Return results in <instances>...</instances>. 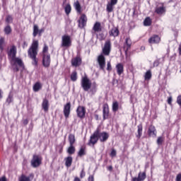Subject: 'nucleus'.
I'll use <instances>...</instances> for the list:
<instances>
[{
  "mask_svg": "<svg viewBox=\"0 0 181 181\" xmlns=\"http://www.w3.org/2000/svg\"><path fill=\"white\" fill-rule=\"evenodd\" d=\"M18 49L15 45H11L9 50L7 51L8 58L11 59V66H15L13 70L16 73L19 71V67L22 68V70H25V64L22 59L16 57Z\"/></svg>",
  "mask_w": 181,
  "mask_h": 181,
  "instance_id": "f257e3e1",
  "label": "nucleus"
},
{
  "mask_svg": "<svg viewBox=\"0 0 181 181\" xmlns=\"http://www.w3.org/2000/svg\"><path fill=\"white\" fill-rule=\"evenodd\" d=\"M112 43L111 40H107L105 42L104 46L102 49V53L98 57L97 62L98 63L100 70L105 71V57L111 53Z\"/></svg>",
  "mask_w": 181,
  "mask_h": 181,
  "instance_id": "f03ea898",
  "label": "nucleus"
},
{
  "mask_svg": "<svg viewBox=\"0 0 181 181\" xmlns=\"http://www.w3.org/2000/svg\"><path fill=\"white\" fill-rule=\"evenodd\" d=\"M39 52V42L37 40H35L33 42L31 46L28 50V57L32 59L33 62L32 64L33 66H37L39 63V59H37V52Z\"/></svg>",
  "mask_w": 181,
  "mask_h": 181,
  "instance_id": "7ed1b4c3",
  "label": "nucleus"
},
{
  "mask_svg": "<svg viewBox=\"0 0 181 181\" xmlns=\"http://www.w3.org/2000/svg\"><path fill=\"white\" fill-rule=\"evenodd\" d=\"M42 160H43V158L40 155L34 154L30 162L31 166L33 168H39L42 165Z\"/></svg>",
  "mask_w": 181,
  "mask_h": 181,
  "instance_id": "20e7f679",
  "label": "nucleus"
},
{
  "mask_svg": "<svg viewBox=\"0 0 181 181\" xmlns=\"http://www.w3.org/2000/svg\"><path fill=\"white\" fill-rule=\"evenodd\" d=\"M91 81L87 76H84L82 78L81 81V86L83 90V91H88L90 88H91Z\"/></svg>",
  "mask_w": 181,
  "mask_h": 181,
  "instance_id": "39448f33",
  "label": "nucleus"
},
{
  "mask_svg": "<svg viewBox=\"0 0 181 181\" xmlns=\"http://www.w3.org/2000/svg\"><path fill=\"white\" fill-rule=\"evenodd\" d=\"M100 141L98 137V132L97 129L90 135V139L88 140V146H94Z\"/></svg>",
  "mask_w": 181,
  "mask_h": 181,
  "instance_id": "423d86ee",
  "label": "nucleus"
},
{
  "mask_svg": "<svg viewBox=\"0 0 181 181\" xmlns=\"http://www.w3.org/2000/svg\"><path fill=\"white\" fill-rule=\"evenodd\" d=\"M96 132H98V137L100 142H107L108 138H110V134L107 132H102L100 128L96 129Z\"/></svg>",
  "mask_w": 181,
  "mask_h": 181,
  "instance_id": "0eeeda50",
  "label": "nucleus"
},
{
  "mask_svg": "<svg viewBox=\"0 0 181 181\" xmlns=\"http://www.w3.org/2000/svg\"><path fill=\"white\" fill-rule=\"evenodd\" d=\"M62 47H70L71 46V37L70 35H64L62 38Z\"/></svg>",
  "mask_w": 181,
  "mask_h": 181,
  "instance_id": "6e6552de",
  "label": "nucleus"
},
{
  "mask_svg": "<svg viewBox=\"0 0 181 181\" xmlns=\"http://www.w3.org/2000/svg\"><path fill=\"white\" fill-rule=\"evenodd\" d=\"M87 16L83 13L81 15L79 19L78 20V26L80 29H84L85 26H87Z\"/></svg>",
  "mask_w": 181,
  "mask_h": 181,
  "instance_id": "1a4fd4ad",
  "label": "nucleus"
},
{
  "mask_svg": "<svg viewBox=\"0 0 181 181\" xmlns=\"http://www.w3.org/2000/svg\"><path fill=\"white\" fill-rule=\"evenodd\" d=\"M131 46H132V40H131V37H127L125 39V42L123 45V49L126 56L128 54V50H131Z\"/></svg>",
  "mask_w": 181,
  "mask_h": 181,
  "instance_id": "9d476101",
  "label": "nucleus"
},
{
  "mask_svg": "<svg viewBox=\"0 0 181 181\" xmlns=\"http://www.w3.org/2000/svg\"><path fill=\"white\" fill-rule=\"evenodd\" d=\"M86 107L84 106H78L76 109V115L78 118H81V119H83L86 118Z\"/></svg>",
  "mask_w": 181,
  "mask_h": 181,
  "instance_id": "9b49d317",
  "label": "nucleus"
},
{
  "mask_svg": "<svg viewBox=\"0 0 181 181\" xmlns=\"http://www.w3.org/2000/svg\"><path fill=\"white\" fill-rule=\"evenodd\" d=\"M70 112H71V103L68 102L64 105L63 110V113L66 119L70 117Z\"/></svg>",
  "mask_w": 181,
  "mask_h": 181,
  "instance_id": "f8f14e48",
  "label": "nucleus"
},
{
  "mask_svg": "<svg viewBox=\"0 0 181 181\" xmlns=\"http://www.w3.org/2000/svg\"><path fill=\"white\" fill-rule=\"evenodd\" d=\"M103 121L108 119L110 117V106L108 105V103H105L103 106Z\"/></svg>",
  "mask_w": 181,
  "mask_h": 181,
  "instance_id": "ddd939ff",
  "label": "nucleus"
},
{
  "mask_svg": "<svg viewBox=\"0 0 181 181\" xmlns=\"http://www.w3.org/2000/svg\"><path fill=\"white\" fill-rule=\"evenodd\" d=\"M161 38L158 35L154 34L150 39H148V43L150 45H159L160 43Z\"/></svg>",
  "mask_w": 181,
  "mask_h": 181,
  "instance_id": "4468645a",
  "label": "nucleus"
},
{
  "mask_svg": "<svg viewBox=\"0 0 181 181\" xmlns=\"http://www.w3.org/2000/svg\"><path fill=\"white\" fill-rule=\"evenodd\" d=\"M50 54H44L42 55V66L46 69L50 67Z\"/></svg>",
  "mask_w": 181,
  "mask_h": 181,
  "instance_id": "2eb2a0df",
  "label": "nucleus"
},
{
  "mask_svg": "<svg viewBox=\"0 0 181 181\" xmlns=\"http://www.w3.org/2000/svg\"><path fill=\"white\" fill-rule=\"evenodd\" d=\"M146 179V171L139 172L137 177H133L132 181H145Z\"/></svg>",
  "mask_w": 181,
  "mask_h": 181,
  "instance_id": "dca6fc26",
  "label": "nucleus"
},
{
  "mask_svg": "<svg viewBox=\"0 0 181 181\" xmlns=\"http://www.w3.org/2000/svg\"><path fill=\"white\" fill-rule=\"evenodd\" d=\"M118 4V0H110V2H108L106 7V11L108 13H111L114 11V6Z\"/></svg>",
  "mask_w": 181,
  "mask_h": 181,
  "instance_id": "f3484780",
  "label": "nucleus"
},
{
  "mask_svg": "<svg viewBox=\"0 0 181 181\" xmlns=\"http://www.w3.org/2000/svg\"><path fill=\"white\" fill-rule=\"evenodd\" d=\"M82 60L80 56H77L71 59V66L74 67H78V66H81Z\"/></svg>",
  "mask_w": 181,
  "mask_h": 181,
  "instance_id": "a211bd4d",
  "label": "nucleus"
},
{
  "mask_svg": "<svg viewBox=\"0 0 181 181\" xmlns=\"http://www.w3.org/2000/svg\"><path fill=\"white\" fill-rule=\"evenodd\" d=\"M156 128L153 124L150 125L148 129V136H152L153 138H155L156 136Z\"/></svg>",
  "mask_w": 181,
  "mask_h": 181,
  "instance_id": "6ab92c4d",
  "label": "nucleus"
},
{
  "mask_svg": "<svg viewBox=\"0 0 181 181\" xmlns=\"http://www.w3.org/2000/svg\"><path fill=\"white\" fill-rule=\"evenodd\" d=\"M109 36L112 37H117V36H119V30L118 29V27H113L109 31Z\"/></svg>",
  "mask_w": 181,
  "mask_h": 181,
  "instance_id": "aec40b11",
  "label": "nucleus"
},
{
  "mask_svg": "<svg viewBox=\"0 0 181 181\" xmlns=\"http://www.w3.org/2000/svg\"><path fill=\"white\" fill-rule=\"evenodd\" d=\"M33 177H35V175L33 173H30L29 176H26L25 175L22 174L18 177V181H32L31 179H33Z\"/></svg>",
  "mask_w": 181,
  "mask_h": 181,
  "instance_id": "412c9836",
  "label": "nucleus"
},
{
  "mask_svg": "<svg viewBox=\"0 0 181 181\" xmlns=\"http://www.w3.org/2000/svg\"><path fill=\"white\" fill-rule=\"evenodd\" d=\"M86 155H87V148L86 146H82L78 151V158H83V156H86Z\"/></svg>",
  "mask_w": 181,
  "mask_h": 181,
  "instance_id": "4be33fe9",
  "label": "nucleus"
},
{
  "mask_svg": "<svg viewBox=\"0 0 181 181\" xmlns=\"http://www.w3.org/2000/svg\"><path fill=\"white\" fill-rule=\"evenodd\" d=\"M116 70H117V74L118 76H121L122 73H124V64L122 63H118L116 65Z\"/></svg>",
  "mask_w": 181,
  "mask_h": 181,
  "instance_id": "5701e85b",
  "label": "nucleus"
},
{
  "mask_svg": "<svg viewBox=\"0 0 181 181\" xmlns=\"http://www.w3.org/2000/svg\"><path fill=\"white\" fill-rule=\"evenodd\" d=\"M155 12L157 15H163L166 12V8L164 6L157 7L156 8Z\"/></svg>",
  "mask_w": 181,
  "mask_h": 181,
  "instance_id": "b1692460",
  "label": "nucleus"
},
{
  "mask_svg": "<svg viewBox=\"0 0 181 181\" xmlns=\"http://www.w3.org/2000/svg\"><path fill=\"white\" fill-rule=\"evenodd\" d=\"M42 107V110H44L45 112H47V111H49V100L47 99H43Z\"/></svg>",
  "mask_w": 181,
  "mask_h": 181,
  "instance_id": "393cba45",
  "label": "nucleus"
},
{
  "mask_svg": "<svg viewBox=\"0 0 181 181\" xmlns=\"http://www.w3.org/2000/svg\"><path fill=\"white\" fill-rule=\"evenodd\" d=\"M65 160V166L66 168H70L73 163V157L71 156H69L64 158Z\"/></svg>",
  "mask_w": 181,
  "mask_h": 181,
  "instance_id": "a878e982",
  "label": "nucleus"
},
{
  "mask_svg": "<svg viewBox=\"0 0 181 181\" xmlns=\"http://www.w3.org/2000/svg\"><path fill=\"white\" fill-rule=\"evenodd\" d=\"M93 30H94V32H101L103 30V28H101V23L100 22L95 23L93 27Z\"/></svg>",
  "mask_w": 181,
  "mask_h": 181,
  "instance_id": "bb28decb",
  "label": "nucleus"
},
{
  "mask_svg": "<svg viewBox=\"0 0 181 181\" xmlns=\"http://www.w3.org/2000/svg\"><path fill=\"white\" fill-rule=\"evenodd\" d=\"M144 129V127L142 126V124H140L137 126V135L136 138L138 139H141V136H142V131Z\"/></svg>",
  "mask_w": 181,
  "mask_h": 181,
  "instance_id": "cd10ccee",
  "label": "nucleus"
},
{
  "mask_svg": "<svg viewBox=\"0 0 181 181\" xmlns=\"http://www.w3.org/2000/svg\"><path fill=\"white\" fill-rule=\"evenodd\" d=\"M69 145H74L76 144V136L73 134H70L68 137Z\"/></svg>",
  "mask_w": 181,
  "mask_h": 181,
  "instance_id": "c85d7f7f",
  "label": "nucleus"
},
{
  "mask_svg": "<svg viewBox=\"0 0 181 181\" xmlns=\"http://www.w3.org/2000/svg\"><path fill=\"white\" fill-rule=\"evenodd\" d=\"M41 88H42V83H40V82H36L33 87V90L35 93H37V91L41 90Z\"/></svg>",
  "mask_w": 181,
  "mask_h": 181,
  "instance_id": "c756f323",
  "label": "nucleus"
},
{
  "mask_svg": "<svg viewBox=\"0 0 181 181\" xmlns=\"http://www.w3.org/2000/svg\"><path fill=\"white\" fill-rule=\"evenodd\" d=\"M74 8L78 13H81V5L80 4V1L77 0L74 4Z\"/></svg>",
  "mask_w": 181,
  "mask_h": 181,
  "instance_id": "7c9ffc66",
  "label": "nucleus"
},
{
  "mask_svg": "<svg viewBox=\"0 0 181 181\" xmlns=\"http://www.w3.org/2000/svg\"><path fill=\"white\" fill-rule=\"evenodd\" d=\"M112 110L113 112H117V111H118V110H119V105L118 103V101L115 100L112 103Z\"/></svg>",
  "mask_w": 181,
  "mask_h": 181,
  "instance_id": "2f4dec72",
  "label": "nucleus"
},
{
  "mask_svg": "<svg viewBox=\"0 0 181 181\" xmlns=\"http://www.w3.org/2000/svg\"><path fill=\"white\" fill-rule=\"evenodd\" d=\"M67 153H69V155H74V153H76V147H74V145L69 144Z\"/></svg>",
  "mask_w": 181,
  "mask_h": 181,
  "instance_id": "473e14b6",
  "label": "nucleus"
},
{
  "mask_svg": "<svg viewBox=\"0 0 181 181\" xmlns=\"http://www.w3.org/2000/svg\"><path fill=\"white\" fill-rule=\"evenodd\" d=\"M4 32L5 35H11L12 33V28L9 24L4 27Z\"/></svg>",
  "mask_w": 181,
  "mask_h": 181,
  "instance_id": "72a5a7b5",
  "label": "nucleus"
},
{
  "mask_svg": "<svg viewBox=\"0 0 181 181\" xmlns=\"http://www.w3.org/2000/svg\"><path fill=\"white\" fill-rule=\"evenodd\" d=\"M152 78V71L151 70H148L146 72L144 75V80L146 81H148V80H151Z\"/></svg>",
  "mask_w": 181,
  "mask_h": 181,
  "instance_id": "f704fd0d",
  "label": "nucleus"
},
{
  "mask_svg": "<svg viewBox=\"0 0 181 181\" xmlns=\"http://www.w3.org/2000/svg\"><path fill=\"white\" fill-rule=\"evenodd\" d=\"M152 25V18L151 17H146L144 21V26H151Z\"/></svg>",
  "mask_w": 181,
  "mask_h": 181,
  "instance_id": "c9c22d12",
  "label": "nucleus"
},
{
  "mask_svg": "<svg viewBox=\"0 0 181 181\" xmlns=\"http://www.w3.org/2000/svg\"><path fill=\"white\" fill-rule=\"evenodd\" d=\"M37 35H39V26H37V25H34L33 36L36 37Z\"/></svg>",
  "mask_w": 181,
  "mask_h": 181,
  "instance_id": "e433bc0d",
  "label": "nucleus"
},
{
  "mask_svg": "<svg viewBox=\"0 0 181 181\" xmlns=\"http://www.w3.org/2000/svg\"><path fill=\"white\" fill-rule=\"evenodd\" d=\"M64 11H65L66 15H70L71 12V5H70V4H67L64 7Z\"/></svg>",
  "mask_w": 181,
  "mask_h": 181,
  "instance_id": "4c0bfd02",
  "label": "nucleus"
},
{
  "mask_svg": "<svg viewBox=\"0 0 181 181\" xmlns=\"http://www.w3.org/2000/svg\"><path fill=\"white\" fill-rule=\"evenodd\" d=\"M5 46V38L1 37L0 38V50L1 52H4V47Z\"/></svg>",
  "mask_w": 181,
  "mask_h": 181,
  "instance_id": "58836bf2",
  "label": "nucleus"
},
{
  "mask_svg": "<svg viewBox=\"0 0 181 181\" xmlns=\"http://www.w3.org/2000/svg\"><path fill=\"white\" fill-rule=\"evenodd\" d=\"M71 81H77V71H74L71 74Z\"/></svg>",
  "mask_w": 181,
  "mask_h": 181,
  "instance_id": "ea45409f",
  "label": "nucleus"
},
{
  "mask_svg": "<svg viewBox=\"0 0 181 181\" xmlns=\"http://www.w3.org/2000/svg\"><path fill=\"white\" fill-rule=\"evenodd\" d=\"M13 101V95L12 93H9L8 98H6V103L8 104H11Z\"/></svg>",
  "mask_w": 181,
  "mask_h": 181,
  "instance_id": "a19ab883",
  "label": "nucleus"
},
{
  "mask_svg": "<svg viewBox=\"0 0 181 181\" xmlns=\"http://www.w3.org/2000/svg\"><path fill=\"white\" fill-rule=\"evenodd\" d=\"M6 22L9 25V23H12L13 22V18L11 15H7L6 17Z\"/></svg>",
  "mask_w": 181,
  "mask_h": 181,
  "instance_id": "79ce46f5",
  "label": "nucleus"
},
{
  "mask_svg": "<svg viewBox=\"0 0 181 181\" xmlns=\"http://www.w3.org/2000/svg\"><path fill=\"white\" fill-rule=\"evenodd\" d=\"M44 54H49V47L46 44L42 49V56H44Z\"/></svg>",
  "mask_w": 181,
  "mask_h": 181,
  "instance_id": "37998d69",
  "label": "nucleus"
},
{
  "mask_svg": "<svg viewBox=\"0 0 181 181\" xmlns=\"http://www.w3.org/2000/svg\"><path fill=\"white\" fill-rule=\"evenodd\" d=\"M163 141H165V138H163V136H159L157 139L158 145H162Z\"/></svg>",
  "mask_w": 181,
  "mask_h": 181,
  "instance_id": "c03bdc74",
  "label": "nucleus"
},
{
  "mask_svg": "<svg viewBox=\"0 0 181 181\" xmlns=\"http://www.w3.org/2000/svg\"><path fill=\"white\" fill-rule=\"evenodd\" d=\"M110 155L111 158H115V156H117V151L115 148H112Z\"/></svg>",
  "mask_w": 181,
  "mask_h": 181,
  "instance_id": "a18cd8bd",
  "label": "nucleus"
},
{
  "mask_svg": "<svg viewBox=\"0 0 181 181\" xmlns=\"http://www.w3.org/2000/svg\"><path fill=\"white\" fill-rule=\"evenodd\" d=\"M80 177H81V179L86 177V171L84 170V168H82V170L80 173Z\"/></svg>",
  "mask_w": 181,
  "mask_h": 181,
  "instance_id": "49530a36",
  "label": "nucleus"
},
{
  "mask_svg": "<svg viewBox=\"0 0 181 181\" xmlns=\"http://www.w3.org/2000/svg\"><path fill=\"white\" fill-rule=\"evenodd\" d=\"M112 70V66H111V62H108L107 64V71H111Z\"/></svg>",
  "mask_w": 181,
  "mask_h": 181,
  "instance_id": "de8ad7c7",
  "label": "nucleus"
},
{
  "mask_svg": "<svg viewBox=\"0 0 181 181\" xmlns=\"http://www.w3.org/2000/svg\"><path fill=\"white\" fill-rule=\"evenodd\" d=\"M177 103L181 107V95L177 97Z\"/></svg>",
  "mask_w": 181,
  "mask_h": 181,
  "instance_id": "09e8293b",
  "label": "nucleus"
},
{
  "mask_svg": "<svg viewBox=\"0 0 181 181\" xmlns=\"http://www.w3.org/2000/svg\"><path fill=\"white\" fill-rule=\"evenodd\" d=\"M172 101H173V98H172V96H170L168 98V100H167V103L169 105H172Z\"/></svg>",
  "mask_w": 181,
  "mask_h": 181,
  "instance_id": "8fccbe9b",
  "label": "nucleus"
},
{
  "mask_svg": "<svg viewBox=\"0 0 181 181\" xmlns=\"http://www.w3.org/2000/svg\"><path fill=\"white\" fill-rule=\"evenodd\" d=\"M175 181H181V173H180L177 175Z\"/></svg>",
  "mask_w": 181,
  "mask_h": 181,
  "instance_id": "3c124183",
  "label": "nucleus"
},
{
  "mask_svg": "<svg viewBox=\"0 0 181 181\" xmlns=\"http://www.w3.org/2000/svg\"><path fill=\"white\" fill-rule=\"evenodd\" d=\"M90 91H92V93H97V85L93 86Z\"/></svg>",
  "mask_w": 181,
  "mask_h": 181,
  "instance_id": "603ef678",
  "label": "nucleus"
},
{
  "mask_svg": "<svg viewBox=\"0 0 181 181\" xmlns=\"http://www.w3.org/2000/svg\"><path fill=\"white\" fill-rule=\"evenodd\" d=\"M88 181H94V175H90L88 177Z\"/></svg>",
  "mask_w": 181,
  "mask_h": 181,
  "instance_id": "864d4df0",
  "label": "nucleus"
},
{
  "mask_svg": "<svg viewBox=\"0 0 181 181\" xmlns=\"http://www.w3.org/2000/svg\"><path fill=\"white\" fill-rule=\"evenodd\" d=\"M23 125H28L29 124V120L28 119L23 120Z\"/></svg>",
  "mask_w": 181,
  "mask_h": 181,
  "instance_id": "5fc2aeb1",
  "label": "nucleus"
},
{
  "mask_svg": "<svg viewBox=\"0 0 181 181\" xmlns=\"http://www.w3.org/2000/svg\"><path fill=\"white\" fill-rule=\"evenodd\" d=\"M43 32H45V29H43V28L38 30L39 36H41V35H42V33H43Z\"/></svg>",
  "mask_w": 181,
  "mask_h": 181,
  "instance_id": "6e6d98bb",
  "label": "nucleus"
},
{
  "mask_svg": "<svg viewBox=\"0 0 181 181\" xmlns=\"http://www.w3.org/2000/svg\"><path fill=\"white\" fill-rule=\"evenodd\" d=\"M107 169L110 172H112V165H110V166L107 167Z\"/></svg>",
  "mask_w": 181,
  "mask_h": 181,
  "instance_id": "4d7b16f0",
  "label": "nucleus"
},
{
  "mask_svg": "<svg viewBox=\"0 0 181 181\" xmlns=\"http://www.w3.org/2000/svg\"><path fill=\"white\" fill-rule=\"evenodd\" d=\"M0 181H7L6 180V176H3V177H0Z\"/></svg>",
  "mask_w": 181,
  "mask_h": 181,
  "instance_id": "13d9d810",
  "label": "nucleus"
},
{
  "mask_svg": "<svg viewBox=\"0 0 181 181\" xmlns=\"http://www.w3.org/2000/svg\"><path fill=\"white\" fill-rule=\"evenodd\" d=\"M74 181H81V180L78 177H75Z\"/></svg>",
  "mask_w": 181,
  "mask_h": 181,
  "instance_id": "bf43d9fd",
  "label": "nucleus"
},
{
  "mask_svg": "<svg viewBox=\"0 0 181 181\" xmlns=\"http://www.w3.org/2000/svg\"><path fill=\"white\" fill-rule=\"evenodd\" d=\"M25 47H28V43L26 42H23V48L25 49Z\"/></svg>",
  "mask_w": 181,
  "mask_h": 181,
  "instance_id": "052dcab7",
  "label": "nucleus"
},
{
  "mask_svg": "<svg viewBox=\"0 0 181 181\" xmlns=\"http://www.w3.org/2000/svg\"><path fill=\"white\" fill-rule=\"evenodd\" d=\"M178 52H179L180 56H181V45H180L178 47Z\"/></svg>",
  "mask_w": 181,
  "mask_h": 181,
  "instance_id": "680f3d73",
  "label": "nucleus"
},
{
  "mask_svg": "<svg viewBox=\"0 0 181 181\" xmlns=\"http://www.w3.org/2000/svg\"><path fill=\"white\" fill-rule=\"evenodd\" d=\"M2 94H3V92H2V90H1L0 89V100L1 99V98H3V95H2Z\"/></svg>",
  "mask_w": 181,
  "mask_h": 181,
  "instance_id": "e2e57ef3",
  "label": "nucleus"
},
{
  "mask_svg": "<svg viewBox=\"0 0 181 181\" xmlns=\"http://www.w3.org/2000/svg\"><path fill=\"white\" fill-rule=\"evenodd\" d=\"M95 119L98 120V115H95Z\"/></svg>",
  "mask_w": 181,
  "mask_h": 181,
  "instance_id": "0e129e2a",
  "label": "nucleus"
},
{
  "mask_svg": "<svg viewBox=\"0 0 181 181\" xmlns=\"http://www.w3.org/2000/svg\"><path fill=\"white\" fill-rule=\"evenodd\" d=\"M141 50H145V47L144 46H142V47H141Z\"/></svg>",
  "mask_w": 181,
  "mask_h": 181,
  "instance_id": "69168bd1",
  "label": "nucleus"
},
{
  "mask_svg": "<svg viewBox=\"0 0 181 181\" xmlns=\"http://www.w3.org/2000/svg\"><path fill=\"white\" fill-rule=\"evenodd\" d=\"M65 2H67V0H64L63 5H64Z\"/></svg>",
  "mask_w": 181,
  "mask_h": 181,
  "instance_id": "338daca9",
  "label": "nucleus"
},
{
  "mask_svg": "<svg viewBox=\"0 0 181 181\" xmlns=\"http://www.w3.org/2000/svg\"><path fill=\"white\" fill-rule=\"evenodd\" d=\"M59 152H60V153H62V150H60V151H59Z\"/></svg>",
  "mask_w": 181,
  "mask_h": 181,
  "instance_id": "774afa93",
  "label": "nucleus"
}]
</instances>
